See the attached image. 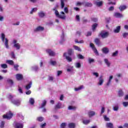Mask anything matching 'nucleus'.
Listing matches in <instances>:
<instances>
[{"label":"nucleus","instance_id":"24","mask_svg":"<svg viewBox=\"0 0 128 128\" xmlns=\"http://www.w3.org/2000/svg\"><path fill=\"white\" fill-rule=\"evenodd\" d=\"M68 110H76V107L75 106H70L68 107Z\"/></svg>","mask_w":128,"mask_h":128},{"label":"nucleus","instance_id":"22","mask_svg":"<svg viewBox=\"0 0 128 128\" xmlns=\"http://www.w3.org/2000/svg\"><path fill=\"white\" fill-rule=\"evenodd\" d=\"M32 82H30V83L26 86L25 88L27 90H30V88H32Z\"/></svg>","mask_w":128,"mask_h":128},{"label":"nucleus","instance_id":"6","mask_svg":"<svg viewBox=\"0 0 128 128\" xmlns=\"http://www.w3.org/2000/svg\"><path fill=\"white\" fill-rule=\"evenodd\" d=\"M90 46L92 48V50L94 52V54H96V56H98V50L94 46V44L92 43H90Z\"/></svg>","mask_w":128,"mask_h":128},{"label":"nucleus","instance_id":"44","mask_svg":"<svg viewBox=\"0 0 128 128\" xmlns=\"http://www.w3.org/2000/svg\"><path fill=\"white\" fill-rule=\"evenodd\" d=\"M1 68H8V65L6 64H2Z\"/></svg>","mask_w":128,"mask_h":128},{"label":"nucleus","instance_id":"16","mask_svg":"<svg viewBox=\"0 0 128 128\" xmlns=\"http://www.w3.org/2000/svg\"><path fill=\"white\" fill-rule=\"evenodd\" d=\"M94 42L97 46H100V40L98 38H95Z\"/></svg>","mask_w":128,"mask_h":128},{"label":"nucleus","instance_id":"15","mask_svg":"<svg viewBox=\"0 0 128 128\" xmlns=\"http://www.w3.org/2000/svg\"><path fill=\"white\" fill-rule=\"evenodd\" d=\"M60 108H62V103L58 102L57 104L55 106L54 109L55 110H58Z\"/></svg>","mask_w":128,"mask_h":128},{"label":"nucleus","instance_id":"35","mask_svg":"<svg viewBox=\"0 0 128 128\" xmlns=\"http://www.w3.org/2000/svg\"><path fill=\"white\" fill-rule=\"evenodd\" d=\"M74 48L76 50H78V52H82V49L78 46H74Z\"/></svg>","mask_w":128,"mask_h":128},{"label":"nucleus","instance_id":"56","mask_svg":"<svg viewBox=\"0 0 128 128\" xmlns=\"http://www.w3.org/2000/svg\"><path fill=\"white\" fill-rule=\"evenodd\" d=\"M50 64L52 66H56V61H50Z\"/></svg>","mask_w":128,"mask_h":128},{"label":"nucleus","instance_id":"36","mask_svg":"<svg viewBox=\"0 0 128 128\" xmlns=\"http://www.w3.org/2000/svg\"><path fill=\"white\" fill-rule=\"evenodd\" d=\"M64 2H66V0H60L62 8H64Z\"/></svg>","mask_w":128,"mask_h":128},{"label":"nucleus","instance_id":"30","mask_svg":"<svg viewBox=\"0 0 128 128\" xmlns=\"http://www.w3.org/2000/svg\"><path fill=\"white\" fill-rule=\"evenodd\" d=\"M98 26V24L95 23L92 25V30L93 32H94L96 30V27Z\"/></svg>","mask_w":128,"mask_h":128},{"label":"nucleus","instance_id":"23","mask_svg":"<svg viewBox=\"0 0 128 128\" xmlns=\"http://www.w3.org/2000/svg\"><path fill=\"white\" fill-rule=\"evenodd\" d=\"M44 118L42 116H38L36 118V120L38 122H44Z\"/></svg>","mask_w":128,"mask_h":128},{"label":"nucleus","instance_id":"18","mask_svg":"<svg viewBox=\"0 0 128 128\" xmlns=\"http://www.w3.org/2000/svg\"><path fill=\"white\" fill-rule=\"evenodd\" d=\"M89 118H92V116H94V114H96V112L94 111H90L88 112Z\"/></svg>","mask_w":128,"mask_h":128},{"label":"nucleus","instance_id":"12","mask_svg":"<svg viewBox=\"0 0 128 128\" xmlns=\"http://www.w3.org/2000/svg\"><path fill=\"white\" fill-rule=\"evenodd\" d=\"M102 52L103 54H108L110 52V50H108V48L106 47H104L102 48Z\"/></svg>","mask_w":128,"mask_h":128},{"label":"nucleus","instance_id":"57","mask_svg":"<svg viewBox=\"0 0 128 128\" xmlns=\"http://www.w3.org/2000/svg\"><path fill=\"white\" fill-rule=\"evenodd\" d=\"M64 12L66 14H68V8L67 7H65L64 8Z\"/></svg>","mask_w":128,"mask_h":128},{"label":"nucleus","instance_id":"19","mask_svg":"<svg viewBox=\"0 0 128 128\" xmlns=\"http://www.w3.org/2000/svg\"><path fill=\"white\" fill-rule=\"evenodd\" d=\"M104 62L106 64L107 66H108V68H110V62H108V60L105 58L104 59Z\"/></svg>","mask_w":128,"mask_h":128},{"label":"nucleus","instance_id":"58","mask_svg":"<svg viewBox=\"0 0 128 128\" xmlns=\"http://www.w3.org/2000/svg\"><path fill=\"white\" fill-rule=\"evenodd\" d=\"M11 56L12 58H16V56L14 55V52H11Z\"/></svg>","mask_w":128,"mask_h":128},{"label":"nucleus","instance_id":"29","mask_svg":"<svg viewBox=\"0 0 128 128\" xmlns=\"http://www.w3.org/2000/svg\"><path fill=\"white\" fill-rule=\"evenodd\" d=\"M69 128H76V124L74 123H70L68 124Z\"/></svg>","mask_w":128,"mask_h":128},{"label":"nucleus","instance_id":"50","mask_svg":"<svg viewBox=\"0 0 128 128\" xmlns=\"http://www.w3.org/2000/svg\"><path fill=\"white\" fill-rule=\"evenodd\" d=\"M122 104L124 106V108H126V106H128V102H123Z\"/></svg>","mask_w":128,"mask_h":128},{"label":"nucleus","instance_id":"55","mask_svg":"<svg viewBox=\"0 0 128 128\" xmlns=\"http://www.w3.org/2000/svg\"><path fill=\"white\" fill-rule=\"evenodd\" d=\"M104 120L106 122H110V118H108L106 116H104Z\"/></svg>","mask_w":128,"mask_h":128},{"label":"nucleus","instance_id":"43","mask_svg":"<svg viewBox=\"0 0 128 128\" xmlns=\"http://www.w3.org/2000/svg\"><path fill=\"white\" fill-rule=\"evenodd\" d=\"M66 122H62L60 124V128H66Z\"/></svg>","mask_w":128,"mask_h":128},{"label":"nucleus","instance_id":"14","mask_svg":"<svg viewBox=\"0 0 128 128\" xmlns=\"http://www.w3.org/2000/svg\"><path fill=\"white\" fill-rule=\"evenodd\" d=\"M114 16L117 18H122L123 16L120 12H115L114 14Z\"/></svg>","mask_w":128,"mask_h":128},{"label":"nucleus","instance_id":"39","mask_svg":"<svg viewBox=\"0 0 128 128\" xmlns=\"http://www.w3.org/2000/svg\"><path fill=\"white\" fill-rule=\"evenodd\" d=\"M7 82H8V84H11V86H12L14 84V81L12 80L11 79L7 80Z\"/></svg>","mask_w":128,"mask_h":128},{"label":"nucleus","instance_id":"47","mask_svg":"<svg viewBox=\"0 0 128 128\" xmlns=\"http://www.w3.org/2000/svg\"><path fill=\"white\" fill-rule=\"evenodd\" d=\"M82 66V65L80 64V62H77L76 64V67L77 68H80Z\"/></svg>","mask_w":128,"mask_h":128},{"label":"nucleus","instance_id":"46","mask_svg":"<svg viewBox=\"0 0 128 128\" xmlns=\"http://www.w3.org/2000/svg\"><path fill=\"white\" fill-rule=\"evenodd\" d=\"M8 98H9V100H11L12 102V100H13L12 98H14V96L9 94L8 96Z\"/></svg>","mask_w":128,"mask_h":128},{"label":"nucleus","instance_id":"32","mask_svg":"<svg viewBox=\"0 0 128 128\" xmlns=\"http://www.w3.org/2000/svg\"><path fill=\"white\" fill-rule=\"evenodd\" d=\"M29 102L30 104H32V106H34V98H30Z\"/></svg>","mask_w":128,"mask_h":128},{"label":"nucleus","instance_id":"59","mask_svg":"<svg viewBox=\"0 0 128 128\" xmlns=\"http://www.w3.org/2000/svg\"><path fill=\"white\" fill-rule=\"evenodd\" d=\"M57 74H58V76H60V74H62V70H58L57 72Z\"/></svg>","mask_w":128,"mask_h":128},{"label":"nucleus","instance_id":"61","mask_svg":"<svg viewBox=\"0 0 128 128\" xmlns=\"http://www.w3.org/2000/svg\"><path fill=\"white\" fill-rule=\"evenodd\" d=\"M46 126V123H44L43 124H41L40 128H44V126Z\"/></svg>","mask_w":128,"mask_h":128},{"label":"nucleus","instance_id":"25","mask_svg":"<svg viewBox=\"0 0 128 128\" xmlns=\"http://www.w3.org/2000/svg\"><path fill=\"white\" fill-rule=\"evenodd\" d=\"M114 76H110L109 78V80L108 82L106 84V86H108L110 84V82H112V79L113 78Z\"/></svg>","mask_w":128,"mask_h":128},{"label":"nucleus","instance_id":"31","mask_svg":"<svg viewBox=\"0 0 128 128\" xmlns=\"http://www.w3.org/2000/svg\"><path fill=\"white\" fill-rule=\"evenodd\" d=\"M14 47L16 48V50H20V44L17 43L16 44H14Z\"/></svg>","mask_w":128,"mask_h":128},{"label":"nucleus","instance_id":"21","mask_svg":"<svg viewBox=\"0 0 128 128\" xmlns=\"http://www.w3.org/2000/svg\"><path fill=\"white\" fill-rule=\"evenodd\" d=\"M106 128H114V124L112 122H108L106 124Z\"/></svg>","mask_w":128,"mask_h":128},{"label":"nucleus","instance_id":"17","mask_svg":"<svg viewBox=\"0 0 128 128\" xmlns=\"http://www.w3.org/2000/svg\"><path fill=\"white\" fill-rule=\"evenodd\" d=\"M46 106V100H44V101H42L40 108H44Z\"/></svg>","mask_w":128,"mask_h":128},{"label":"nucleus","instance_id":"49","mask_svg":"<svg viewBox=\"0 0 128 128\" xmlns=\"http://www.w3.org/2000/svg\"><path fill=\"white\" fill-rule=\"evenodd\" d=\"M113 110L114 112H118V106H114L113 107Z\"/></svg>","mask_w":128,"mask_h":128},{"label":"nucleus","instance_id":"2","mask_svg":"<svg viewBox=\"0 0 128 128\" xmlns=\"http://www.w3.org/2000/svg\"><path fill=\"white\" fill-rule=\"evenodd\" d=\"M56 8H58V5H56V8H54L52 9V10L55 11L54 14H55L56 18H60L61 20H66V15H64V14H64V12H60V14L58 11V10H56ZM61 14H63V15H61Z\"/></svg>","mask_w":128,"mask_h":128},{"label":"nucleus","instance_id":"51","mask_svg":"<svg viewBox=\"0 0 128 128\" xmlns=\"http://www.w3.org/2000/svg\"><path fill=\"white\" fill-rule=\"evenodd\" d=\"M91 20H92V22H98L97 18H91Z\"/></svg>","mask_w":128,"mask_h":128},{"label":"nucleus","instance_id":"9","mask_svg":"<svg viewBox=\"0 0 128 128\" xmlns=\"http://www.w3.org/2000/svg\"><path fill=\"white\" fill-rule=\"evenodd\" d=\"M44 30V28L42 26H38L36 29L34 30V32H42Z\"/></svg>","mask_w":128,"mask_h":128},{"label":"nucleus","instance_id":"52","mask_svg":"<svg viewBox=\"0 0 128 128\" xmlns=\"http://www.w3.org/2000/svg\"><path fill=\"white\" fill-rule=\"evenodd\" d=\"M94 62V60L89 58L88 59L89 64H92V62Z\"/></svg>","mask_w":128,"mask_h":128},{"label":"nucleus","instance_id":"13","mask_svg":"<svg viewBox=\"0 0 128 128\" xmlns=\"http://www.w3.org/2000/svg\"><path fill=\"white\" fill-rule=\"evenodd\" d=\"M16 78L18 80H22L24 78V76H22V74H18L16 75Z\"/></svg>","mask_w":128,"mask_h":128},{"label":"nucleus","instance_id":"40","mask_svg":"<svg viewBox=\"0 0 128 128\" xmlns=\"http://www.w3.org/2000/svg\"><path fill=\"white\" fill-rule=\"evenodd\" d=\"M118 96H124V92L122 90H120L118 92Z\"/></svg>","mask_w":128,"mask_h":128},{"label":"nucleus","instance_id":"53","mask_svg":"<svg viewBox=\"0 0 128 128\" xmlns=\"http://www.w3.org/2000/svg\"><path fill=\"white\" fill-rule=\"evenodd\" d=\"M114 10V7L113 6H111L108 8L109 12H112V11Z\"/></svg>","mask_w":128,"mask_h":128},{"label":"nucleus","instance_id":"33","mask_svg":"<svg viewBox=\"0 0 128 128\" xmlns=\"http://www.w3.org/2000/svg\"><path fill=\"white\" fill-rule=\"evenodd\" d=\"M82 88H84V86H81L78 88H75L74 90H76V92H78V90H82Z\"/></svg>","mask_w":128,"mask_h":128},{"label":"nucleus","instance_id":"28","mask_svg":"<svg viewBox=\"0 0 128 128\" xmlns=\"http://www.w3.org/2000/svg\"><path fill=\"white\" fill-rule=\"evenodd\" d=\"M38 14L40 18H44V16H46V14L42 11L39 12L38 13Z\"/></svg>","mask_w":128,"mask_h":128},{"label":"nucleus","instance_id":"10","mask_svg":"<svg viewBox=\"0 0 128 128\" xmlns=\"http://www.w3.org/2000/svg\"><path fill=\"white\" fill-rule=\"evenodd\" d=\"M12 118V114L10 113L8 115L4 114L3 115V118H6L7 120H10V118Z\"/></svg>","mask_w":128,"mask_h":128},{"label":"nucleus","instance_id":"62","mask_svg":"<svg viewBox=\"0 0 128 128\" xmlns=\"http://www.w3.org/2000/svg\"><path fill=\"white\" fill-rule=\"evenodd\" d=\"M93 76H95L96 78H98V73L94 72L93 73Z\"/></svg>","mask_w":128,"mask_h":128},{"label":"nucleus","instance_id":"11","mask_svg":"<svg viewBox=\"0 0 128 128\" xmlns=\"http://www.w3.org/2000/svg\"><path fill=\"white\" fill-rule=\"evenodd\" d=\"M14 126L16 128H24V124L20 122H16Z\"/></svg>","mask_w":128,"mask_h":128},{"label":"nucleus","instance_id":"34","mask_svg":"<svg viewBox=\"0 0 128 128\" xmlns=\"http://www.w3.org/2000/svg\"><path fill=\"white\" fill-rule=\"evenodd\" d=\"M90 122V120H83L82 123L84 124H88Z\"/></svg>","mask_w":128,"mask_h":128},{"label":"nucleus","instance_id":"60","mask_svg":"<svg viewBox=\"0 0 128 128\" xmlns=\"http://www.w3.org/2000/svg\"><path fill=\"white\" fill-rule=\"evenodd\" d=\"M26 94L28 95L32 94V91L30 90H28L26 92Z\"/></svg>","mask_w":128,"mask_h":128},{"label":"nucleus","instance_id":"7","mask_svg":"<svg viewBox=\"0 0 128 128\" xmlns=\"http://www.w3.org/2000/svg\"><path fill=\"white\" fill-rule=\"evenodd\" d=\"M46 52L50 56H56V53L50 49L46 50Z\"/></svg>","mask_w":128,"mask_h":128},{"label":"nucleus","instance_id":"26","mask_svg":"<svg viewBox=\"0 0 128 128\" xmlns=\"http://www.w3.org/2000/svg\"><path fill=\"white\" fill-rule=\"evenodd\" d=\"M120 31V26H118L114 30V32H115L116 34H118V32Z\"/></svg>","mask_w":128,"mask_h":128},{"label":"nucleus","instance_id":"45","mask_svg":"<svg viewBox=\"0 0 128 128\" xmlns=\"http://www.w3.org/2000/svg\"><path fill=\"white\" fill-rule=\"evenodd\" d=\"M78 58H79V60H84V57L83 56L80 54L78 55Z\"/></svg>","mask_w":128,"mask_h":128},{"label":"nucleus","instance_id":"4","mask_svg":"<svg viewBox=\"0 0 128 128\" xmlns=\"http://www.w3.org/2000/svg\"><path fill=\"white\" fill-rule=\"evenodd\" d=\"M108 34H110L108 32H104V31H102L100 33V36L102 38H108Z\"/></svg>","mask_w":128,"mask_h":128},{"label":"nucleus","instance_id":"48","mask_svg":"<svg viewBox=\"0 0 128 128\" xmlns=\"http://www.w3.org/2000/svg\"><path fill=\"white\" fill-rule=\"evenodd\" d=\"M118 54V51L116 50L114 52H113L112 54V56H116Z\"/></svg>","mask_w":128,"mask_h":128},{"label":"nucleus","instance_id":"63","mask_svg":"<svg viewBox=\"0 0 128 128\" xmlns=\"http://www.w3.org/2000/svg\"><path fill=\"white\" fill-rule=\"evenodd\" d=\"M122 36H123V38H126V36H128V33L124 32Z\"/></svg>","mask_w":128,"mask_h":128},{"label":"nucleus","instance_id":"38","mask_svg":"<svg viewBox=\"0 0 128 128\" xmlns=\"http://www.w3.org/2000/svg\"><path fill=\"white\" fill-rule=\"evenodd\" d=\"M96 6H102V1L96 2Z\"/></svg>","mask_w":128,"mask_h":128},{"label":"nucleus","instance_id":"8","mask_svg":"<svg viewBox=\"0 0 128 128\" xmlns=\"http://www.w3.org/2000/svg\"><path fill=\"white\" fill-rule=\"evenodd\" d=\"M104 80V76H100L99 78V82L98 83V86H102Z\"/></svg>","mask_w":128,"mask_h":128},{"label":"nucleus","instance_id":"37","mask_svg":"<svg viewBox=\"0 0 128 128\" xmlns=\"http://www.w3.org/2000/svg\"><path fill=\"white\" fill-rule=\"evenodd\" d=\"M6 62L8 64H10V66H13L14 62L12 60H7Z\"/></svg>","mask_w":128,"mask_h":128},{"label":"nucleus","instance_id":"41","mask_svg":"<svg viewBox=\"0 0 128 128\" xmlns=\"http://www.w3.org/2000/svg\"><path fill=\"white\" fill-rule=\"evenodd\" d=\"M5 124H6V122L4 121H2L0 125V128H4Z\"/></svg>","mask_w":128,"mask_h":128},{"label":"nucleus","instance_id":"5","mask_svg":"<svg viewBox=\"0 0 128 128\" xmlns=\"http://www.w3.org/2000/svg\"><path fill=\"white\" fill-rule=\"evenodd\" d=\"M12 104L18 106L20 104V100H11Z\"/></svg>","mask_w":128,"mask_h":128},{"label":"nucleus","instance_id":"64","mask_svg":"<svg viewBox=\"0 0 128 128\" xmlns=\"http://www.w3.org/2000/svg\"><path fill=\"white\" fill-rule=\"evenodd\" d=\"M76 20L78 22H80V16L76 15Z\"/></svg>","mask_w":128,"mask_h":128},{"label":"nucleus","instance_id":"1","mask_svg":"<svg viewBox=\"0 0 128 128\" xmlns=\"http://www.w3.org/2000/svg\"><path fill=\"white\" fill-rule=\"evenodd\" d=\"M74 54V50L72 48H70L68 50V53L64 52L63 54V56L65 58L67 61L69 62H72L71 56H72ZM68 54V56L67 55Z\"/></svg>","mask_w":128,"mask_h":128},{"label":"nucleus","instance_id":"54","mask_svg":"<svg viewBox=\"0 0 128 128\" xmlns=\"http://www.w3.org/2000/svg\"><path fill=\"white\" fill-rule=\"evenodd\" d=\"M19 66H18V64H16L14 66V68L16 70V71L18 70Z\"/></svg>","mask_w":128,"mask_h":128},{"label":"nucleus","instance_id":"27","mask_svg":"<svg viewBox=\"0 0 128 128\" xmlns=\"http://www.w3.org/2000/svg\"><path fill=\"white\" fill-rule=\"evenodd\" d=\"M126 9V6L124 5V6H120L119 7V10H120V12H122V10H124Z\"/></svg>","mask_w":128,"mask_h":128},{"label":"nucleus","instance_id":"42","mask_svg":"<svg viewBox=\"0 0 128 128\" xmlns=\"http://www.w3.org/2000/svg\"><path fill=\"white\" fill-rule=\"evenodd\" d=\"M36 10H38V8H33L32 10L30 12V14H34V12H36Z\"/></svg>","mask_w":128,"mask_h":128},{"label":"nucleus","instance_id":"3","mask_svg":"<svg viewBox=\"0 0 128 128\" xmlns=\"http://www.w3.org/2000/svg\"><path fill=\"white\" fill-rule=\"evenodd\" d=\"M1 38L3 42H4V40H5V42H4L5 46L6 48H9L8 40L6 38V34H4V33L1 34Z\"/></svg>","mask_w":128,"mask_h":128},{"label":"nucleus","instance_id":"20","mask_svg":"<svg viewBox=\"0 0 128 128\" xmlns=\"http://www.w3.org/2000/svg\"><path fill=\"white\" fill-rule=\"evenodd\" d=\"M84 6L85 7L90 8V7L92 6V4L88 2H86L84 3Z\"/></svg>","mask_w":128,"mask_h":128}]
</instances>
